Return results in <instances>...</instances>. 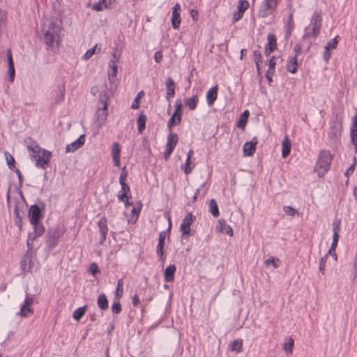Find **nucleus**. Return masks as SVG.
I'll return each mask as SVG.
<instances>
[{
    "label": "nucleus",
    "mask_w": 357,
    "mask_h": 357,
    "mask_svg": "<svg viewBox=\"0 0 357 357\" xmlns=\"http://www.w3.org/2000/svg\"><path fill=\"white\" fill-rule=\"evenodd\" d=\"M7 20V12L0 8V31L2 29L4 22Z\"/></svg>",
    "instance_id": "obj_56"
},
{
    "label": "nucleus",
    "mask_w": 357,
    "mask_h": 357,
    "mask_svg": "<svg viewBox=\"0 0 357 357\" xmlns=\"http://www.w3.org/2000/svg\"><path fill=\"white\" fill-rule=\"evenodd\" d=\"M87 306L84 305L82 307H80L77 309H76L73 314V317L75 320L79 321L80 319L84 315L86 311Z\"/></svg>",
    "instance_id": "obj_41"
},
{
    "label": "nucleus",
    "mask_w": 357,
    "mask_h": 357,
    "mask_svg": "<svg viewBox=\"0 0 357 357\" xmlns=\"http://www.w3.org/2000/svg\"><path fill=\"white\" fill-rule=\"evenodd\" d=\"M180 123H177V119H176V116H174L172 114V116H171V118L169 119L168 122H167V128L168 130L172 132V127L174 126V125H178Z\"/></svg>",
    "instance_id": "obj_53"
},
{
    "label": "nucleus",
    "mask_w": 357,
    "mask_h": 357,
    "mask_svg": "<svg viewBox=\"0 0 357 357\" xmlns=\"http://www.w3.org/2000/svg\"><path fill=\"white\" fill-rule=\"evenodd\" d=\"M96 50H98V52H100L101 48L100 47H98V45H96L92 48L86 52V53L83 56V59H84L85 61L89 60L96 53Z\"/></svg>",
    "instance_id": "obj_48"
},
{
    "label": "nucleus",
    "mask_w": 357,
    "mask_h": 357,
    "mask_svg": "<svg viewBox=\"0 0 357 357\" xmlns=\"http://www.w3.org/2000/svg\"><path fill=\"white\" fill-rule=\"evenodd\" d=\"M97 304L99 308L102 310H106L108 308V301L105 294H101L98 296Z\"/></svg>",
    "instance_id": "obj_35"
},
{
    "label": "nucleus",
    "mask_w": 357,
    "mask_h": 357,
    "mask_svg": "<svg viewBox=\"0 0 357 357\" xmlns=\"http://www.w3.org/2000/svg\"><path fill=\"white\" fill-rule=\"evenodd\" d=\"M98 230H99V232L100 234V238L99 241V243L100 245H103L106 240V237H107V233L109 231V229L107 227V220L105 216L100 218V219L99 220V221L98 222Z\"/></svg>",
    "instance_id": "obj_13"
},
{
    "label": "nucleus",
    "mask_w": 357,
    "mask_h": 357,
    "mask_svg": "<svg viewBox=\"0 0 357 357\" xmlns=\"http://www.w3.org/2000/svg\"><path fill=\"white\" fill-rule=\"evenodd\" d=\"M340 37L338 36H335L334 38L331 39L326 45V47L328 49H335L337 45V38Z\"/></svg>",
    "instance_id": "obj_57"
},
{
    "label": "nucleus",
    "mask_w": 357,
    "mask_h": 357,
    "mask_svg": "<svg viewBox=\"0 0 357 357\" xmlns=\"http://www.w3.org/2000/svg\"><path fill=\"white\" fill-rule=\"evenodd\" d=\"M121 146L119 142H114L111 148V154L114 162V165L117 167H120L121 162Z\"/></svg>",
    "instance_id": "obj_17"
},
{
    "label": "nucleus",
    "mask_w": 357,
    "mask_h": 357,
    "mask_svg": "<svg viewBox=\"0 0 357 357\" xmlns=\"http://www.w3.org/2000/svg\"><path fill=\"white\" fill-rule=\"evenodd\" d=\"M250 116V112L248 110H245L240 116L239 119L237 122L238 128L241 129H244L247 122L248 121V118Z\"/></svg>",
    "instance_id": "obj_32"
},
{
    "label": "nucleus",
    "mask_w": 357,
    "mask_h": 357,
    "mask_svg": "<svg viewBox=\"0 0 357 357\" xmlns=\"http://www.w3.org/2000/svg\"><path fill=\"white\" fill-rule=\"evenodd\" d=\"M322 24V17L321 13L315 12L310 21L311 31L308 27L305 28V33L303 36V40L305 41L309 37L316 38L320 33V29Z\"/></svg>",
    "instance_id": "obj_4"
},
{
    "label": "nucleus",
    "mask_w": 357,
    "mask_h": 357,
    "mask_svg": "<svg viewBox=\"0 0 357 357\" xmlns=\"http://www.w3.org/2000/svg\"><path fill=\"white\" fill-rule=\"evenodd\" d=\"M121 310V305L119 301L114 302L112 305V311L114 314H119Z\"/></svg>",
    "instance_id": "obj_59"
},
{
    "label": "nucleus",
    "mask_w": 357,
    "mask_h": 357,
    "mask_svg": "<svg viewBox=\"0 0 357 357\" xmlns=\"http://www.w3.org/2000/svg\"><path fill=\"white\" fill-rule=\"evenodd\" d=\"M107 92L105 91H101L99 97L100 105L96 112L97 121L100 125L105 121L107 116Z\"/></svg>",
    "instance_id": "obj_6"
},
{
    "label": "nucleus",
    "mask_w": 357,
    "mask_h": 357,
    "mask_svg": "<svg viewBox=\"0 0 357 357\" xmlns=\"http://www.w3.org/2000/svg\"><path fill=\"white\" fill-rule=\"evenodd\" d=\"M31 235L28 234L27 241H26V245L28 247V250L25 253L23 257H25L26 259H33L34 252L33 251V244L31 241Z\"/></svg>",
    "instance_id": "obj_31"
},
{
    "label": "nucleus",
    "mask_w": 357,
    "mask_h": 357,
    "mask_svg": "<svg viewBox=\"0 0 357 357\" xmlns=\"http://www.w3.org/2000/svg\"><path fill=\"white\" fill-rule=\"evenodd\" d=\"M194 220L195 217L192 213H188L183 218L180 225V231L181 232V238L183 239L187 238L188 236L193 235L190 225L193 222Z\"/></svg>",
    "instance_id": "obj_9"
},
{
    "label": "nucleus",
    "mask_w": 357,
    "mask_h": 357,
    "mask_svg": "<svg viewBox=\"0 0 357 357\" xmlns=\"http://www.w3.org/2000/svg\"><path fill=\"white\" fill-rule=\"evenodd\" d=\"M123 278L119 279L117 281V287L116 289L115 296L116 297L121 298L122 297L123 292Z\"/></svg>",
    "instance_id": "obj_49"
},
{
    "label": "nucleus",
    "mask_w": 357,
    "mask_h": 357,
    "mask_svg": "<svg viewBox=\"0 0 357 357\" xmlns=\"http://www.w3.org/2000/svg\"><path fill=\"white\" fill-rule=\"evenodd\" d=\"M356 158H354V162L353 164L345 171L344 176L347 178H349L351 174H352L355 170L356 166Z\"/></svg>",
    "instance_id": "obj_51"
},
{
    "label": "nucleus",
    "mask_w": 357,
    "mask_h": 357,
    "mask_svg": "<svg viewBox=\"0 0 357 357\" xmlns=\"http://www.w3.org/2000/svg\"><path fill=\"white\" fill-rule=\"evenodd\" d=\"M165 86L167 89L166 99L170 102V99L175 96L176 83L172 77H169L165 82Z\"/></svg>",
    "instance_id": "obj_21"
},
{
    "label": "nucleus",
    "mask_w": 357,
    "mask_h": 357,
    "mask_svg": "<svg viewBox=\"0 0 357 357\" xmlns=\"http://www.w3.org/2000/svg\"><path fill=\"white\" fill-rule=\"evenodd\" d=\"M85 142V135H81L75 141L68 144L66 148V152H75L81 148Z\"/></svg>",
    "instance_id": "obj_19"
},
{
    "label": "nucleus",
    "mask_w": 357,
    "mask_h": 357,
    "mask_svg": "<svg viewBox=\"0 0 357 357\" xmlns=\"http://www.w3.org/2000/svg\"><path fill=\"white\" fill-rule=\"evenodd\" d=\"M268 43L265 47H268L269 50H274L277 47V39L273 33H269L267 37Z\"/></svg>",
    "instance_id": "obj_37"
},
{
    "label": "nucleus",
    "mask_w": 357,
    "mask_h": 357,
    "mask_svg": "<svg viewBox=\"0 0 357 357\" xmlns=\"http://www.w3.org/2000/svg\"><path fill=\"white\" fill-rule=\"evenodd\" d=\"M128 176V171L126 170V167H124L121 169V172L119 176V183L126 182Z\"/></svg>",
    "instance_id": "obj_61"
},
{
    "label": "nucleus",
    "mask_w": 357,
    "mask_h": 357,
    "mask_svg": "<svg viewBox=\"0 0 357 357\" xmlns=\"http://www.w3.org/2000/svg\"><path fill=\"white\" fill-rule=\"evenodd\" d=\"M342 130L341 121H334L330 123V128L328 132V140L332 145L337 146L340 142V137Z\"/></svg>",
    "instance_id": "obj_5"
},
{
    "label": "nucleus",
    "mask_w": 357,
    "mask_h": 357,
    "mask_svg": "<svg viewBox=\"0 0 357 357\" xmlns=\"http://www.w3.org/2000/svg\"><path fill=\"white\" fill-rule=\"evenodd\" d=\"M33 300L31 297L27 296L25 298L24 301V304L22 305L20 314L22 317H29V314L33 313V310L31 308V305L33 304Z\"/></svg>",
    "instance_id": "obj_20"
},
{
    "label": "nucleus",
    "mask_w": 357,
    "mask_h": 357,
    "mask_svg": "<svg viewBox=\"0 0 357 357\" xmlns=\"http://www.w3.org/2000/svg\"><path fill=\"white\" fill-rule=\"evenodd\" d=\"M277 6L278 0H264L258 12L259 17L261 18L266 17L272 14Z\"/></svg>",
    "instance_id": "obj_8"
},
{
    "label": "nucleus",
    "mask_w": 357,
    "mask_h": 357,
    "mask_svg": "<svg viewBox=\"0 0 357 357\" xmlns=\"http://www.w3.org/2000/svg\"><path fill=\"white\" fill-rule=\"evenodd\" d=\"M89 272L93 275H95L97 273L99 272V268L96 263H92L90 265Z\"/></svg>",
    "instance_id": "obj_64"
},
{
    "label": "nucleus",
    "mask_w": 357,
    "mask_h": 357,
    "mask_svg": "<svg viewBox=\"0 0 357 357\" xmlns=\"http://www.w3.org/2000/svg\"><path fill=\"white\" fill-rule=\"evenodd\" d=\"M279 262H280V260L278 258H275V257H270L265 261L266 265L272 264L274 268H278L279 266Z\"/></svg>",
    "instance_id": "obj_58"
},
{
    "label": "nucleus",
    "mask_w": 357,
    "mask_h": 357,
    "mask_svg": "<svg viewBox=\"0 0 357 357\" xmlns=\"http://www.w3.org/2000/svg\"><path fill=\"white\" fill-rule=\"evenodd\" d=\"M294 345V340L292 337H289L288 340L283 344V349L287 354H291L293 351Z\"/></svg>",
    "instance_id": "obj_42"
},
{
    "label": "nucleus",
    "mask_w": 357,
    "mask_h": 357,
    "mask_svg": "<svg viewBox=\"0 0 357 357\" xmlns=\"http://www.w3.org/2000/svg\"><path fill=\"white\" fill-rule=\"evenodd\" d=\"M332 159L333 155L330 151L321 150L320 151L314 167V171L317 173L319 177L324 176L329 170Z\"/></svg>",
    "instance_id": "obj_2"
},
{
    "label": "nucleus",
    "mask_w": 357,
    "mask_h": 357,
    "mask_svg": "<svg viewBox=\"0 0 357 357\" xmlns=\"http://www.w3.org/2000/svg\"><path fill=\"white\" fill-rule=\"evenodd\" d=\"M283 211L286 215L289 216H294L296 213V211L291 206H285L283 208Z\"/></svg>",
    "instance_id": "obj_60"
},
{
    "label": "nucleus",
    "mask_w": 357,
    "mask_h": 357,
    "mask_svg": "<svg viewBox=\"0 0 357 357\" xmlns=\"http://www.w3.org/2000/svg\"><path fill=\"white\" fill-rule=\"evenodd\" d=\"M218 86L210 89L206 93V102L208 106H213L218 97Z\"/></svg>",
    "instance_id": "obj_25"
},
{
    "label": "nucleus",
    "mask_w": 357,
    "mask_h": 357,
    "mask_svg": "<svg viewBox=\"0 0 357 357\" xmlns=\"http://www.w3.org/2000/svg\"><path fill=\"white\" fill-rule=\"evenodd\" d=\"M181 6L179 3H176L172 8V26L173 29H177L179 28L181 24Z\"/></svg>",
    "instance_id": "obj_15"
},
{
    "label": "nucleus",
    "mask_w": 357,
    "mask_h": 357,
    "mask_svg": "<svg viewBox=\"0 0 357 357\" xmlns=\"http://www.w3.org/2000/svg\"><path fill=\"white\" fill-rule=\"evenodd\" d=\"M33 266V259H26L23 257L21 261V267L24 271H30Z\"/></svg>",
    "instance_id": "obj_43"
},
{
    "label": "nucleus",
    "mask_w": 357,
    "mask_h": 357,
    "mask_svg": "<svg viewBox=\"0 0 357 357\" xmlns=\"http://www.w3.org/2000/svg\"><path fill=\"white\" fill-rule=\"evenodd\" d=\"M178 137L177 134L170 132L167 136V142L166 144L165 152L164 153V158L167 160L173 152L175 146L178 143Z\"/></svg>",
    "instance_id": "obj_10"
},
{
    "label": "nucleus",
    "mask_w": 357,
    "mask_h": 357,
    "mask_svg": "<svg viewBox=\"0 0 357 357\" xmlns=\"http://www.w3.org/2000/svg\"><path fill=\"white\" fill-rule=\"evenodd\" d=\"M173 115L176 116L177 123H181L182 116V102L181 99H178L175 102V109Z\"/></svg>",
    "instance_id": "obj_36"
},
{
    "label": "nucleus",
    "mask_w": 357,
    "mask_h": 357,
    "mask_svg": "<svg viewBox=\"0 0 357 357\" xmlns=\"http://www.w3.org/2000/svg\"><path fill=\"white\" fill-rule=\"evenodd\" d=\"M258 144L257 137H254L251 142H247L243 145V153L245 156H252L256 151V145Z\"/></svg>",
    "instance_id": "obj_18"
},
{
    "label": "nucleus",
    "mask_w": 357,
    "mask_h": 357,
    "mask_svg": "<svg viewBox=\"0 0 357 357\" xmlns=\"http://www.w3.org/2000/svg\"><path fill=\"white\" fill-rule=\"evenodd\" d=\"M198 102V96L194 95L192 97L184 99V106L188 107L190 110H195L197 108Z\"/></svg>",
    "instance_id": "obj_28"
},
{
    "label": "nucleus",
    "mask_w": 357,
    "mask_h": 357,
    "mask_svg": "<svg viewBox=\"0 0 357 357\" xmlns=\"http://www.w3.org/2000/svg\"><path fill=\"white\" fill-rule=\"evenodd\" d=\"M6 58L8 63V79L10 82H12L15 79V67L12 58L11 50L10 49L6 52Z\"/></svg>",
    "instance_id": "obj_22"
},
{
    "label": "nucleus",
    "mask_w": 357,
    "mask_h": 357,
    "mask_svg": "<svg viewBox=\"0 0 357 357\" xmlns=\"http://www.w3.org/2000/svg\"><path fill=\"white\" fill-rule=\"evenodd\" d=\"M43 32L46 45L52 50L57 49L59 35L55 23L51 22L48 25L44 26Z\"/></svg>",
    "instance_id": "obj_3"
},
{
    "label": "nucleus",
    "mask_w": 357,
    "mask_h": 357,
    "mask_svg": "<svg viewBox=\"0 0 357 357\" xmlns=\"http://www.w3.org/2000/svg\"><path fill=\"white\" fill-rule=\"evenodd\" d=\"M291 143L287 136H286L282 143V155L283 158H287L291 152Z\"/></svg>",
    "instance_id": "obj_29"
},
{
    "label": "nucleus",
    "mask_w": 357,
    "mask_h": 357,
    "mask_svg": "<svg viewBox=\"0 0 357 357\" xmlns=\"http://www.w3.org/2000/svg\"><path fill=\"white\" fill-rule=\"evenodd\" d=\"M142 204L141 202H138V206H135L132 208L131 213L132 214V216L139 215L141 210H142Z\"/></svg>",
    "instance_id": "obj_62"
},
{
    "label": "nucleus",
    "mask_w": 357,
    "mask_h": 357,
    "mask_svg": "<svg viewBox=\"0 0 357 357\" xmlns=\"http://www.w3.org/2000/svg\"><path fill=\"white\" fill-rule=\"evenodd\" d=\"M176 267L174 264L169 265L164 273V280L166 282H172L174 280V273Z\"/></svg>",
    "instance_id": "obj_24"
},
{
    "label": "nucleus",
    "mask_w": 357,
    "mask_h": 357,
    "mask_svg": "<svg viewBox=\"0 0 357 357\" xmlns=\"http://www.w3.org/2000/svg\"><path fill=\"white\" fill-rule=\"evenodd\" d=\"M229 348L232 351H243V340L241 339L234 340L229 345Z\"/></svg>",
    "instance_id": "obj_39"
},
{
    "label": "nucleus",
    "mask_w": 357,
    "mask_h": 357,
    "mask_svg": "<svg viewBox=\"0 0 357 357\" xmlns=\"http://www.w3.org/2000/svg\"><path fill=\"white\" fill-rule=\"evenodd\" d=\"M209 211L215 218L218 217L220 215L218 204L214 199L210 200Z\"/></svg>",
    "instance_id": "obj_40"
},
{
    "label": "nucleus",
    "mask_w": 357,
    "mask_h": 357,
    "mask_svg": "<svg viewBox=\"0 0 357 357\" xmlns=\"http://www.w3.org/2000/svg\"><path fill=\"white\" fill-rule=\"evenodd\" d=\"M4 155L8 168L11 170H14L15 168V161L14 158L8 151H5Z\"/></svg>",
    "instance_id": "obj_45"
},
{
    "label": "nucleus",
    "mask_w": 357,
    "mask_h": 357,
    "mask_svg": "<svg viewBox=\"0 0 357 357\" xmlns=\"http://www.w3.org/2000/svg\"><path fill=\"white\" fill-rule=\"evenodd\" d=\"M14 214H15V225L20 228V229H22V216L20 215L19 208L16 205L14 208Z\"/></svg>",
    "instance_id": "obj_44"
},
{
    "label": "nucleus",
    "mask_w": 357,
    "mask_h": 357,
    "mask_svg": "<svg viewBox=\"0 0 357 357\" xmlns=\"http://www.w3.org/2000/svg\"><path fill=\"white\" fill-rule=\"evenodd\" d=\"M331 56L330 49L325 47L324 52L323 53V59L326 63H328Z\"/></svg>",
    "instance_id": "obj_63"
},
{
    "label": "nucleus",
    "mask_w": 357,
    "mask_h": 357,
    "mask_svg": "<svg viewBox=\"0 0 357 357\" xmlns=\"http://www.w3.org/2000/svg\"><path fill=\"white\" fill-rule=\"evenodd\" d=\"M249 2L247 0H239L238 2V10L234 13L233 23L239 21L243 16L244 12L248 8Z\"/></svg>",
    "instance_id": "obj_14"
},
{
    "label": "nucleus",
    "mask_w": 357,
    "mask_h": 357,
    "mask_svg": "<svg viewBox=\"0 0 357 357\" xmlns=\"http://www.w3.org/2000/svg\"><path fill=\"white\" fill-rule=\"evenodd\" d=\"M58 88L60 93L54 98V103L56 104H59L64 100L66 92L64 84L59 86Z\"/></svg>",
    "instance_id": "obj_46"
},
{
    "label": "nucleus",
    "mask_w": 357,
    "mask_h": 357,
    "mask_svg": "<svg viewBox=\"0 0 357 357\" xmlns=\"http://www.w3.org/2000/svg\"><path fill=\"white\" fill-rule=\"evenodd\" d=\"M350 127L351 142L354 146V152L357 153V109L356 114L352 117Z\"/></svg>",
    "instance_id": "obj_16"
},
{
    "label": "nucleus",
    "mask_w": 357,
    "mask_h": 357,
    "mask_svg": "<svg viewBox=\"0 0 357 357\" xmlns=\"http://www.w3.org/2000/svg\"><path fill=\"white\" fill-rule=\"evenodd\" d=\"M28 149L32 151L30 156L31 159L36 162V166L44 169H46L51 160V152L42 149L34 142L28 145Z\"/></svg>",
    "instance_id": "obj_1"
},
{
    "label": "nucleus",
    "mask_w": 357,
    "mask_h": 357,
    "mask_svg": "<svg viewBox=\"0 0 357 357\" xmlns=\"http://www.w3.org/2000/svg\"><path fill=\"white\" fill-rule=\"evenodd\" d=\"M190 160H188V159L186 158L185 164H183L181 167L186 174H189L192 170L193 167H190Z\"/></svg>",
    "instance_id": "obj_54"
},
{
    "label": "nucleus",
    "mask_w": 357,
    "mask_h": 357,
    "mask_svg": "<svg viewBox=\"0 0 357 357\" xmlns=\"http://www.w3.org/2000/svg\"><path fill=\"white\" fill-rule=\"evenodd\" d=\"M61 236V233L58 228L54 229L53 231H50L45 236L47 246L50 248H54L57 245L58 239Z\"/></svg>",
    "instance_id": "obj_12"
},
{
    "label": "nucleus",
    "mask_w": 357,
    "mask_h": 357,
    "mask_svg": "<svg viewBox=\"0 0 357 357\" xmlns=\"http://www.w3.org/2000/svg\"><path fill=\"white\" fill-rule=\"evenodd\" d=\"M218 228L220 232L226 234L230 236H233V229L229 225H227L225 220L221 219L218 221Z\"/></svg>",
    "instance_id": "obj_27"
},
{
    "label": "nucleus",
    "mask_w": 357,
    "mask_h": 357,
    "mask_svg": "<svg viewBox=\"0 0 357 357\" xmlns=\"http://www.w3.org/2000/svg\"><path fill=\"white\" fill-rule=\"evenodd\" d=\"M146 116L142 113L138 119H137V128H138V132L139 133H142L144 129H145V127H146Z\"/></svg>",
    "instance_id": "obj_38"
},
{
    "label": "nucleus",
    "mask_w": 357,
    "mask_h": 357,
    "mask_svg": "<svg viewBox=\"0 0 357 357\" xmlns=\"http://www.w3.org/2000/svg\"><path fill=\"white\" fill-rule=\"evenodd\" d=\"M109 70L108 72L109 81L112 82V79L116 77L117 74V65L115 60H110L109 63Z\"/></svg>",
    "instance_id": "obj_34"
},
{
    "label": "nucleus",
    "mask_w": 357,
    "mask_h": 357,
    "mask_svg": "<svg viewBox=\"0 0 357 357\" xmlns=\"http://www.w3.org/2000/svg\"><path fill=\"white\" fill-rule=\"evenodd\" d=\"M144 96V91H141L138 93V94L137 95L136 98H135V100H133L132 103V105H131V108L132 109H137L139 108V98Z\"/></svg>",
    "instance_id": "obj_52"
},
{
    "label": "nucleus",
    "mask_w": 357,
    "mask_h": 357,
    "mask_svg": "<svg viewBox=\"0 0 357 357\" xmlns=\"http://www.w3.org/2000/svg\"><path fill=\"white\" fill-rule=\"evenodd\" d=\"M298 68V62L296 55L289 58L288 63L287 65V70L291 73H296Z\"/></svg>",
    "instance_id": "obj_33"
},
{
    "label": "nucleus",
    "mask_w": 357,
    "mask_h": 357,
    "mask_svg": "<svg viewBox=\"0 0 357 357\" xmlns=\"http://www.w3.org/2000/svg\"><path fill=\"white\" fill-rule=\"evenodd\" d=\"M340 220H335L333 224V243H335L337 245L338 239H339V233L340 231Z\"/></svg>",
    "instance_id": "obj_30"
},
{
    "label": "nucleus",
    "mask_w": 357,
    "mask_h": 357,
    "mask_svg": "<svg viewBox=\"0 0 357 357\" xmlns=\"http://www.w3.org/2000/svg\"><path fill=\"white\" fill-rule=\"evenodd\" d=\"M286 26H287V28H286V37L287 38V37H289L291 35V31H292V30L294 29V20H293L292 14H290V15L289 16V18H288Z\"/></svg>",
    "instance_id": "obj_47"
},
{
    "label": "nucleus",
    "mask_w": 357,
    "mask_h": 357,
    "mask_svg": "<svg viewBox=\"0 0 357 357\" xmlns=\"http://www.w3.org/2000/svg\"><path fill=\"white\" fill-rule=\"evenodd\" d=\"M45 208V204L43 202H40V204L31 205L29 210V218L31 225H35L38 222H40L44 217L43 211Z\"/></svg>",
    "instance_id": "obj_7"
},
{
    "label": "nucleus",
    "mask_w": 357,
    "mask_h": 357,
    "mask_svg": "<svg viewBox=\"0 0 357 357\" xmlns=\"http://www.w3.org/2000/svg\"><path fill=\"white\" fill-rule=\"evenodd\" d=\"M121 185V190L119 191L117 198L119 200H123L126 197H131L130 186L126 182L119 183Z\"/></svg>",
    "instance_id": "obj_26"
},
{
    "label": "nucleus",
    "mask_w": 357,
    "mask_h": 357,
    "mask_svg": "<svg viewBox=\"0 0 357 357\" xmlns=\"http://www.w3.org/2000/svg\"><path fill=\"white\" fill-rule=\"evenodd\" d=\"M107 7L106 0H100L98 3L93 5V9L96 11H102Z\"/></svg>",
    "instance_id": "obj_50"
},
{
    "label": "nucleus",
    "mask_w": 357,
    "mask_h": 357,
    "mask_svg": "<svg viewBox=\"0 0 357 357\" xmlns=\"http://www.w3.org/2000/svg\"><path fill=\"white\" fill-rule=\"evenodd\" d=\"M167 235V231H162L160 232L158 236V243L156 247V255L158 258V260L163 262L165 261L164 257V246H165V241Z\"/></svg>",
    "instance_id": "obj_11"
},
{
    "label": "nucleus",
    "mask_w": 357,
    "mask_h": 357,
    "mask_svg": "<svg viewBox=\"0 0 357 357\" xmlns=\"http://www.w3.org/2000/svg\"><path fill=\"white\" fill-rule=\"evenodd\" d=\"M32 225L33 227V233H29V234L31 235V241L33 242L37 237L42 236L44 234L45 228L40 221Z\"/></svg>",
    "instance_id": "obj_23"
},
{
    "label": "nucleus",
    "mask_w": 357,
    "mask_h": 357,
    "mask_svg": "<svg viewBox=\"0 0 357 357\" xmlns=\"http://www.w3.org/2000/svg\"><path fill=\"white\" fill-rule=\"evenodd\" d=\"M328 255H325L323 257L321 258L320 261H319V271L322 274H324L326 262L328 259Z\"/></svg>",
    "instance_id": "obj_55"
}]
</instances>
